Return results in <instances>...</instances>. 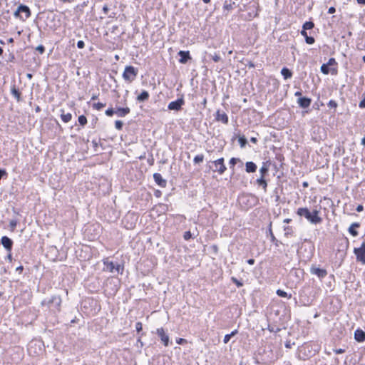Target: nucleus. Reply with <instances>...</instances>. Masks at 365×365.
<instances>
[{
  "mask_svg": "<svg viewBox=\"0 0 365 365\" xmlns=\"http://www.w3.org/2000/svg\"><path fill=\"white\" fill-rule=\"evenodd\" d=\"M319 211L314 210L312 212L307 207H299L297 214L299 216L304 217L312 224H319L322 222V217L319 216Z\"/></svg>",
  "mask_w": 365,
  "mask_h": 365,
  "instance_id": "obj_1",
  "label": "nucleus"
},
{
  "mask_svg": "<svg viewBox=\"0 0 365 365\" xmlns=\"http://www.w3.org/2000/svg\"><path fill=\"white\" fill-rule=\"evenodd\" d=\"M62 303V299L60 295H53L49 299H44L41 302L42 306H47L54 312H59L61 311V307Z\"/></svg>",
  "mask_w": 365,
  "mask_h": 365,
  "instance_id": "obj_2",
  "label": "nucleus"
},
{
  "mask_svg": "<svg viewBox=\"0 0 365 365\" xmlns=\"http://www.w3.org/2000/svg\"><path fill=\"white\" fill-rule=\"evenodd\" d=\"M321 71L324 74L331 73L336 75L338 72V63L334 58H330L327 63H324L321 66Z\"/></svg>",
  "mask_w": 365,
  "mask_h": 365,
  "instance_id": "obj_3",
  "label": "nucleus"
},
{
  "mask_svg": "<svg viewBox=\"0 0 365 365\" xmlns=\"http://www.w3.org/2000/svg\"><path fill=\"white\" fill-rule=\"evenodd\" d=\"M208 163H212L214 166L213 168L211 165H208L209 169L212 170L213 172L218 173L220 175H222L227 170L224 158H220L215 160H210Z\"/></svg>",
  "mask_w": 365,
  "mask_h": 365,
  "instance_id": "obj_4",
  "label": "nucleus"
},
{
  "mask_svg": "<svg viewBox=\"0 0 365 365\" xmlns=\"http://www.w3.org/2000/svg\"><path fill=\"white\" fill-rule=\"evenodd\" d=\"M31 12L29 6L21 4L14 15L16 18H19L20 20L24 21L31 16Z\"/></svg>",
  "mask_w": 365,
  "mask_h": 365,
  "instance_id": "obj_5",
  "label": "nucleus"
},
{
  "mask_svg": "<svg viewBox=\"0 0 365 365\" xmlns=\"http://www.w3.org/2000/svg\"><path fill=\"white\" fill-rule=\"evenodd\" d=\"M138 75V69L132 66H128L125 68L123 73V78L125 81L131 82L135 79Z\"/></svg>",
  "mask_w": 365,
  "mask_h": 365,
  "instance_id": "obj_6",
  "label": "nucleus"
},
{
  "mask_svg": "<svg viewBox=\"0 0 365 365\" xmlns=\"http://www.w3.org/2000/svg\"><path fill=\"white\" fill-rule=\"evenodd\" d=\"M104 265L106 266V270L109 271L110 272H114L116 271L118 273H120V274H123L124 267L123 265L120 264H115L113 262H109L108 260L103 262Z\"/></svg>",
  "mask_w": 365,
  "mask_h": 365,
  "instance_id": "obj_7",
  "label": "nucleus"
},
{
  "mask_svg": "<svg viewBox=\"0 0 365 365\" xmlns=\"http://www.w3.org/2000/svg\"><path fill=\"white\" fill-rule=\"evenodd\" d=\"M184 104H185V101L183 98V96H181L177 100L170 102L168 104V108L169 110H171L179 111L180 110H181L182 106Z\"/></svg>",
  "mask_w": 365,
  "mask_h": 365,
  "instance_id": "obj_8",
  "label": "nucleus"
},
{
  "mask_svg": "<svg viewBox=\"0 0 365 365\" xmlns=\"http://www.w3.org/2000/svg\"><path fill=\"white\" fill-rule=\"evenodd\" d=\"M310 272L312 274L317 275L320 279H324L327 275V271L325 269L317 267L314 264L311 266Z\"/></svg>",
  "mask_w": 365,
  "mask_h": 365,
  "instance_id": "obj_9",
  "label": "nucleus"
},
{
  "mask_svg": "<svg viewBox=\"0 0 365 365\" xmlns=\"http://www.w3.org/2000/svg\"><path fill=\"white\" fill-rule=\"evenodd\" d=\"M295 96H298L297 103L301 108H307L310 106L312 102L311 98L302 96V93H294Z\"/></svg>",
  "mask_w": 365,
  "mask_h": 365,
  "instance_id": "obj_10",
  "label": "nucleus"
},
{
  "mask_svg": "<svg viewBox=\"0 0 365 365\" xmlns=\"http://www.w3.org/2000/svg\"><path fill=\"white\" fill-rule=\"evenodd\" d=\"M0 244L5 248L6 251L11 252L13 247V240L7 236H3L1 238Z\"/></svg>",
  "mask_w": 365,
  "mask_h": 365,
  "instance_id": "obj_11",
  "label": "nucleus"
},
{
  "mask_svg": "<svg viewBox=\"0 0 365 365\" xmlns=\"http://www.w3.org/2000/svg\"><path fill=\"white\" fill-rule=\"evenodd\" d=\"M156 334L160 337L164 346H168L169 345V336L165 333L164 329L163 327L157 329Z\"/></svg>",
  "mask_w": 365,
  "mask_h": 365,
  "instance_id": "obj_12",
  "label": "nucleus"
},
{
  "mask_svg": "<svg viewBox=\"0 0 365 365\" xmlns=\"http://www.w3.org/2000/svg\"><path fill=\"white\" fill-rule=\"evenodd\" d=\"M215 120L219 122H222V123L227 125L229 123V118L227 115L220 110H217L215 113Z\"/></svg>",
  "mask_w": 365,
  "mask_h": 365,
  "instance_id": "obj_13",
  "label": "nucleus"
},
{
  "mask_svg": "<svg viewBox=\"0 0 365 365\" xmlns=\"http://www.w3.org/2000/svg\"><path fill=\"white\" fill-rule=\"evenodd\" d=\"M354 253L356 255V261L365 264V250L359 248H354Z\"/></svg>",
  "mask_w": 365,
  "mask_h": 365,
  "instance_id": "obj_14",
  "label": "nucleus"
},
{
  "mask_svg": "<svg viewBox=\"0 0 365 365\" xmlns=\"http://www.w3.org/2000/svg\"><path fill=\"white\" fill-rule=\"evenodd\" d=\"M130 112V109L128 107H120L117 104L115 106V114L118 117H125Z\"/></svg>",
  "mask_w": 365,
  "mask_h": 365,
  "instance_id": "obj_15",
  "label": "nucleus"
},
{
  "mask_svg": "<svg viewBox=\"0 0 365 365\" xmlns=\"http://www.w3.org/2000/svg\"><path fill=\"white\" fill-rule=\"evenodd\" d=\"M178 56H180L179 62L182 64L186 63L189 60L191 59L189 51H180L178 52Z\"/></svg>",
  "mask_w": 365,
  "mask_h": 365,
  "instance_id": "obj_16",
  "label": "nucleus"
},
{
  "mask_svg": "<svg viewBox=\"0 0 365 365\" xmlns=\"http://www.w3.org/2000/svg\"><path fill=\"white\" fill-rule=\"evenodd\" d=\"M153 179L157 185H158L161 187H165L167 185V181L164 178H163L162 175L160 173H154Z\"/></svg>",
  "mask_w": 365,
  "mask_h": 365,
  "instance_id": "obj_17",
  "label": "nucleus"
},
{
  "mask_svg": "<svg viewBox=\"0 0 365 365\" xmlns=\"http://www.w3.org/2000/svg\"><path fill=\"white\" fill-rule=\"evenodd\" d=\"M354 339L358 342H364L365 341V331L361 329H357L354 331Z\"/></svg>",
  "mask_w": 365,
  "mask_h": 365,
  "instance_id": "obj_18",
  "label": "nucleus"
},
{
  "mask_svg": "<svg viewBox=\"0 0 365 365\" xmlns=\"http://www.w3.org/2000/svg\"><path fill=\"white\" fill-rule=\"evenodd\" d=\"M361 225L359 222H354L352 223L348 231L351 235L353 237H356L359 235L358 231L356 230L357 228L360 227Z\"/></svg>",
  "mask_w": 365,
  "mask_h": 365,
  "instance_id": "obj_19",
  "label": "nucleus"
},
{
  "mask_svg": "<svg viewBox=\"0 0 365 365\" xmlns=\"http://www.w3.org/2000/svg\"><path fill=\"white\" fill-rule=\"evenodd\" d=\"M268 234L270 236V240L271 242L275 245V247H279V245L280 244H282V242L278 240L274 235L273 234V232H272V222L269 223V228H268Z\"/></svg>",
  "mask_w": 365,
  "mask_h": 365,
  "instance_id": "obj_20",
  "label": "nucleus"
},
{
  "mask_svg": "<svg viewBox=\"0 0 365 365\" xmlns=\"http://www.w3.org/2000/svg\"><path fill=\"white\" fill-rule=\"evenodd\" d=\"M257 168V165L252 161H249L245 163V170L248 173H255Z\"/></svg>",
  "mask_w": 365,
  "mask_h": 365,
  "instance_id": "obj_21",
  "label": "nucleus"
},
{
  "mask_svg": "<svg viewBox=\"0 0 365 365\" xmlns=\"http://www.w3.org/2000/svg\"><path fill=\"white\" fill-rule=\"evenodd\" d=\"M61 118L62 121L64 123H68L72 118L71 113H65L64 110H63V109L61 110Z\"/></svg>",
  "mask_w": 365,
  "mask_h": 365,
  "instance_id": "obj_22",
  "label": "nucleus"
},
{
  "mask_svg": "<svg viewBox=\"0 0 365 365\" xmlns=\"http://www.w3.org/2000/svg\"><path fill=\"white\" fill-rule=\"evenodd\" d=\"M281 74L283 76L284 79L290 78L292 76V72L286 67H284L281 70Z\"/></svg>",
  "mask_w": 365,
  "mask_h": 365,
  "instance_id": "obj_23",
  "label": "nucleus"
},
{
  "mask_svg": "<svg viewBox=\"0 0 365 365\" xmlns=\"http://www.w3.org/2000/svg\"><path fill=\"white\" fill-rule=\"evenodd\" d=\"M37 344V341H31L29 344V346H28V351H29V353L30 355H33V354H38L39 353L38 351H36V350H34L33 351V349L34 348V346H36Z\"/></svg>",
  "mask_w": 365,
  "mask_h": 365,
  "instance_id": "obj_24",
  "label": "nucleus"
},
{
  "mask_svg": "<svg viewBox=\"0 0 365 365\" xmlns=\"http://www.w3.org/2000/svg\"><path fill=\"white\" fill-rule=\"evenodd\" d=\"M257 183L259 186L262 187L264 191L267 190V182L264 178L260 177L259 178L257 179Z\"/></svg>",
  "mask_w": 365,
  "mask_h": 365,
  "instance_id": "obj_25",
  "label": "nucleus"
},
{
  "mask_svg": "<svg viewBox=\"0 0 365 365\" xmlns=\"http://www.w3.org/2000/svg\"><path fill=\"white\" fill-rule=\"evenodd\" d=\"M238 143L242 148H245L247 144V140L245 135H239Z\"/></svg>",
  "mask_w": 365,
  "mask_h": 365,
  "instance_id": "obj_26",
  "label": "nucleus"
},
{
  "mask_svg": "<svg viewBox=\"0 0 365 365\" xmlns=\"http://www.w3.org/2000/svg\"><path fill=\"white\" fill-rule=\"evenodd\" d=\"M277 294L280 297L290 299L292 297L291 294H287L285 291L282 289H277L276 292Z\"/></svg>",
  "mask_w": 365,
  "mask_h": 365,
  "instance_id": "obj_27",
  "label": "nucleus"
},
{
  "mask_svg": "<svg viewBox=\"0 0 365 365\" xmlns=\"http://www.w3.org/2000/svg\"><path fill=\"white\" fill-rule=\"evenodd\" d=\"M149 98V93H140L138 97H137V100L138 101H140V102H143V101H145L148 99Z\"/></svg>",
  "mask_w": 365,
  "mask_h": 365,
  "instance_id": "obj_28",
  "label": "nucleus"
},
{
  "mask_svg": "<svg viewBox=\"0 0 365 365\" xmlns=\"http://www.w3.org/2000/svg\"><path fill=\"white\" fill-rule=\"evenodd\" d=\"M303 270L299 269H293L290 272V274H294L298 278L299 281L301 279L299 274L303 275Z\"/></svg>",
  "mask_w": 365,
  "mask_h": 365,
  "instance_id": "obj_29",
  "label": "nucleus"
},
{
  "mask_svg": "<svg viewBox=\"0 0 365 365\" xmlns=\"http://www.w3.org/2000/svg\"><path fill=\"white\" fill-rule=\"evenodd\" d=\"M268 172H269V168L265 165V163H264V165L259 169V173H260V175H261L260 177L264 178L265 175L268 174Z\"/></svg>",
  "mask_w": 365,
  "mask_h": 365,
  "instance_id": "obj_30",
  "label": "nucleus"
},
{
  "mask_svg": "<svg viewBox=\"0 0 365 365\" xmlns=\"http://www.w3.org/2000/svg\"><path fill=\"white\" fill-rule=\"evenodd\" d=\"M235 4V2L227 3V1H225L224 5H223V10L224 11H231V10L233 9Z\"/></svg>",
  "mask_w": 365,
  "mask_h": 365,
  "instance_id": "obj_31",
  "label": "nucleus"
},
{
  "mask_svg": "<svg viewBox=\"0 0 365 365\" xmlns=\"http://www.w3.org/2000/svg\"><path fill=\"white\" fill-rule=\"evenodd\" d=\"M158 210L160 212L165 213L168 211L169 207L166 204L160 203L158 205Z\"/></svg>",
  "mask_w": 365,
  "mask_h": 365,
  "instance_id": "obj_32",
  "label": "nucleus"
},
{
  "mask_svg": "<svg viewBox=\"0 0 365 365\" xmlns=\"http://www.w3.org/2000/svg\"><path fill=\"white\" fill-rule=\"evenodd\" d=\"M284 236L288 237L293 234V229L291 226H285L284 227Z\"/></svg>",
  "mask_w": 365,
  "mask_h": 365,
  "instance_id": "obj_33",
  "label": "nucleus"
},
{
  "mask_svg": "<svg viewBox=\"0 0 365 365\" xmlns=\"http://www.w3.org/2000/svg\"><path fill=\"white\" fill-rule=\"evenodd\" d=\"M314 26V24L312 21H306L303 26H302V29H304V30H310V29H312Z\"/></svg>",
  "mask_w": 365,
  "mask_h": 365,
  "instance_id": "obj_34",
  "label": "nucleus"
},
{
  "mask_svg": "<svg viewBox=\"0 0 365 365\" xmlns=\"http://www.w3.org/2000/svg\"><path fill=\"white\" fill-rule=\"evenodd\" d=\"M78 121L81 126H85L87 124V118L84 115L78 116Z\"/></svg>",
  "mask_w": 365,
  "mask_h": 365,
  "instance_id": "obj_35",
  "label": "nucleus"
},
{
  "mask_svg": "<svg viewBox=\"0 0 365 365\" xmlns=\"http://www.w3.org/2000/svg\"><path fill=\"white\" fill-rule=\"evenodd\" d=\"M204 160V155L202 154L201 155H197L194 159H193V162L195 164H199L200 163H202Z\"/></svg>",
  "mask_w": 365,
  "mask_h": 365,
  "instance_id": "obj_36",
  "label": "nucleus"
},
{
  "mask_svg": "<svg viewBox=\"0 0 365 365\" xmlns=\"http://www.w3.org/2000/svg\"><path fill=\"white\" fill-rule=\"evenodd\" d=\"M240 158H232L230 160V168L232 169H234V166L238 163V162H240Z\"/></svg>",
  "mask_w": 365,
  "mask_h": 365,
  "instance_id": "obj_37",
  "label": "nucleus"
},
{
  "mask_svg": "<svg viewBox=\"0 0 365 365\" xmlns=\"http://www.w3.org/2000/svg\"><path fill=\"white\" fill-rule=\"evenodd\" d=\"M46 98H47V97H46V93H42L41 97L38 96V98H37L38 104L41 106L42 104V102L46 103Z\"/></svg>",
  "mask_w": 365,
  "mask_h": 365,
  "instance_id": "obj_38",
  "label": "nucleus"
},
{
  "mask_svg": "<svg viewBox=\"0 0 365 365\" xmlns=\"http://www.w3.org/2000/svg\"><path fill=\"white\" fill-rule=\"evenodd\" d=\"M232 282L237 287H241L243 286V282L240 280H238L236 277H231Z\"/></svg>",
  "mask_w": 365,
  "mask_h": 365,
  "instance_id": "obj_39",
  "label": "nucleus"
},
{
  "mask_svg": "<svg viewBox=\"0 0 365 365\" xmlns=\"http://www.w3.org/2000/svg\"><path fill=\"white\" fill-rule=\"evenodd\" d=\"M106 115L108 116H113L114 114H115V108H108L106 112Z\"/></svg>",
  "mask_w": 365,
  "mask_h": 365,
  "instance_id": "obj_40",
  "label": "nucleus"
},
{
  "mask_svg": "<svg viewBox=\"0 0 365 365\" xmlns=\"http://www.w3.org/2000/svg\"><path fill=\"white\" fill-rule=\"evenodd\" d=\"M123 126V121L119 120H115V128L117 130H122Z\"/></svg>",
  "mask_w": 365,
  "mask_h": 365,
  "instance_id": "obj_41",
  "label": "nucleus"
},
{
  "mask_svg": "<svg viewBox=\"0 0 365 365\" xmlns=\"http://www.w3.org/2000/svg\"><path fill=\"white\" fill-rule=\"evenodd\" d=\"M183 238L185 240H189L191 238H193V237L190 231H186L184 232Z\"/></svg>",
  "mask_w": 365,
  "mask_h": 365,
  "instance_id": "obj_42",
  "label": "nucleus"
},
{
  "mask_svg": "<svg viewBox=\"0 0 365 365\" xmlns=\"http://www.w3.org/2000/svg\"><path fill=\"white\" fill-rule=\"evenodd\" d=\"M135 329L137 332L139 334L143 330V324L140 322H138L135 324Z\"/></svg>",
  "mask_w": 365,
  "mask_h": 365,
  "instance_id": "obj_43",
  "label": "nucleus"
},
{
  "mask_svg": "<svg viewBox=\"0 0 365 365\" xmlns=\"http://www.w3.org/2000/svg\"><path fill=\"white\" fill-rule=\"evenodd\" d=\"M305 41L307 44H309V45H312L313 44L314 42H315V39L314 37L312 36H307L306 38H305Z\"/></svg>",
  "mask_w": 365,
  "mask_h": 365,
  "instance_id": "obj_44",
  "label": "nucleus"
},
{
  "mask_svg": "<svg viewBox=\"0 0 365 365\" xmlns=\"http://www.w3.org/2000/svg\"><path fill=\"white\" fill-rule=\"evenodd\" d=\"M16 225H17V221L16 220H12L10 221L9 227H10L11 231L14 230V229L16 227Z\"/></svg>",
  "mask_w": 365,
  "mask_h": 365,
  "instance_id": "obj_45",
  "label": "nucleus"
},
{
  "mask_svg": "<svg viewBox=\"0 0 365 365\" xmlns=\"http://www.w3.org/2000/svg\"><path fill=\"white\" fill-rule=\"evenodd\" d=\"M104 106H106V103H100V102L93 104V108L97 110H101Z\"/></svg>",
  "mask_w": 365,
  "mask_h": 365,
  "instance_id": "obj_46",
  "label": "nucleus"
},
{
  "mask_svg": "<svg viewBox=\"0 0 365 365\" xmlns=\"http://www.w3.org/2000/svg\"><path fill=\"white\" fill-rule=\"evenodd\" d=\"M21 93H11L13 97L16 99L18 102L21 101Z\"/></svg>",
  "mask_w": 365,
  "mask_h": 365,
  "instance_id": "obj_47",
  "label": "nucleus"
},
{
  "mask_svg": "<svg viewBox=\"0 0 365 365\" xmlns=\"http://www.w3.org/2000/svg\"><path fill=\"white\" fill-rule=\"evenodd\" d=\"M328 106L331 108H336L337 107V103L334 100H330L328 103Z\"/></svg>",
  "mask_w": 365,
  "mask_h": 365,
  "instance_id": "obj_48",
  "label": "nucleus"
},
{
  "mask_svg": "<svg viewBox=\"0 0 365 365\" xmlns=\"http://www.w3.org/2000/svg\"><path fill=\"white\" fill-rule=\"evenodd\" d=\"M212 59L215 62H219L221 60V57L220 54L215 53L214 55L212 56Z\"/></svg>",
  "mask_w": 365,
  "mask_h": 365,
  "instance_id": "obj_49",
  "label": "nucleus"
},
{
  "mask_svg": "<svg viewBox=\"0 0 365 365\" xmlns=\"http://www.w3.org/2000/svg\"><path fill=\"white\" fill-rule=\"evenodd\" d=\"M77 46L78 48H83L85 47V43L83 41H78L77 42Z\"/></svg>",
  "mask_w": 365,
  "mask_h": 365,
  "instance_id": "obj_50",
  "label": "nucleus"
},
{
  "mask_svg": "<svg viewBox=\"0 0 365 365\" xmlns=\"http://www.w3.org/2000/svg\"><path fill=\"white\" fill-rule=\"evenodd\" d=\"M232 337L229 334H226L224 337L223 342L227 344Z\"/></svg>",
  "mask_w": 365,
  "mask_h": 365,
  "instance_id": "obj_51",
  "label": "nucleus"
},
{
  "mask_svg": "<svg viewBox=\"0 0 365 365\" xmlns=\"http://www.w3.org/2000/svg\"><path fill=\"white\" fill-rule=\"evenodd\" d=\"M176 342L178 344H185L187 342V341L185 339L179 338L177 339Z\"/></svg>",
  "mask_w": 365,
  "mask_h": 365,
  "instance_id": "obj_52",
  "label": "nucleus"
},
{
  "mask_svg": "<svg viewBox=\"0 0 365 365\" xmlns=\"http://www.w3.org/2000/svg\"><path fill=\"white\" fill-rule=\"evenodd\" d=\"M334 352L336 354H343L345 352V350L344 349H334Z\"/></svg>",
  "mask_w": 365,
  "mask_h": 365,
  "instance_id": "obj_53",
  "label": "nucleus"
},
{
  "mask_svg": "<svg viewBox=\"0 0 365 365\" xmlns=\"http://www.w3.org/2000/svg\"><path fill=\"white\" fill-rule=\"evenodd\" d=\"M154 195L156 197H160L162 195V192L160 190H155V192H154Z\"/></svg>",
  "mask_w": 365,
  "mask_h": 365,
  "instance_id": "obj_54",
  "label": "nucleus"
},
{
  "mask_svg": "<svg viewBox=\"0 0 365 365\" xmlns=\"http://www.w3.org/2000/svg\"><path fill=\"white\" fill-rule=\"evenodd\" d=\"M36 50L38 51L41 53H43L45 51V48L43 46L41 45L36 48Z\"/></svg>",
  "mask_w": 365,
  "mask_h": 365,
  "instance_id": "obj_55",
  "label": "nucleus"
},
{
  "mask_svg": "<svg viewBox=\"0 0 365 365\" xmlns=\"http://www.w3.org/2000/svg\"><path fill=\"white\" fill-rule=\"evenodd\" d=\"M363 210H364V206L362 205H359L356 208V211L358 212H362Z\"/></svg>",
  "mask_w": 365,
  "mask_h": 365,
  "instance_id": "obj_56",
  "label": "nucleus"
},
{
  "mask_svg": "<svg viewBox=\"0 0 365 365\" xmlns=\"http://www.w3.org/2000/svg\"><path fill=\"white\" fill-rule=\"evenodd\" d=\"M6 175V172L5 170L0 168V180L3 178L4 175Z\"/></svg>",
  "mask_w": 365,
  "mask_h": 365,
  "instance_id": "obj_57",
  "label": "nucleus"
},
{
  "mask_svg": "<svg viewBox=\"0 0 365 365\" xmlns=\"http://www.w3.org/2000/svg\"><path fill=\"white\" fill-rule=\"evenodd\" d=\"M109 8L107 5H104L103 7V11L104 14H107L108 13Z\"/></svg>",
  "mask_w": 365,
  "mask_h": 365,
  "instance_id": "obj_58",
  "label": "nucleus"
},
{
  "mask_svg": "<svg viewBox=\"0 0 365 365\" xmlns=\"http://www.w3.org/2000/svg\"><path fill=\"white\" fill-rule=\"evenodd\" d=\"M335 11L336 9L334 6H331L328 10V13L330 14L335 13Z\"/></svg>",
  "mask_w": 365,
  "mask_h": 365,
  "instance_id": "obj_59",
  "label": "nucleus"
},
{
  "mask_svg": "<svg viewBox=\"0 0 365 365\" xmlns=\"http://www.w3.org/2000/svg\"><path fill=\"white\" fill-rule=\"evenodd\" d=\"M301 34L306 38L308 36L307 32L306 30L303 29L301 31Z\"/></svg>",
  "mask_w": 365,
  "mask_h": 365,
  "instance_id": "obj_60",
  "label": "nucleus"
},
{
  "mask_svg": "<svg viewBox=\"0 0 365 365\" xmlns=\"http://www.w3.org/2000/svg\"><path fill=\"white\" fill-rule=\"evenodd\" d=\"M24 270V267L22 265H20L16 268V271L19 272V273H21Z\"/></svg>",
  "mask_w": 365,
  "mask_h": 365,
  "instance_id": "obj_61",
  "label": "nucleus"
},
{
  "mask_svg": "<svg viewBox=\"0 0 365 365\" xmlns=\"http://www.w3.org/2000/svg\"><path fill=\"white\" fill-rule=\"evenodd\" d=\"M40 106H40V105H38V104L35 105V111H36V113H39V112L41 110V107H40Z\"/></svg>",
  "mask_w": 365,
  "mask_h": 365,
  "instance_id": "obj_62",
  "label": "nucleus"
},
{
  "mask_svg": "<svg viewBox=\"0 0 365 365\" xmlns=\"http://www.w3.org/2000/svg\"><path fill=\"white\" fill-rule=\"evenodd\" d=\"M247 262L250 264V265H252L255 264V260L254 259H249Z\"/></svg>",
  "mask_w": 365,
  "mask_h": 365,
  "instance_id": "obj_63",
  "label": "nucleus"
},
{
  "mask_svg": "<svg viewBox=\"0 0 365 365\" xmlns=\"http://www.w3.org/2000/svg\"><path fill=\"white\" fill-rule=\"evenodd\" d=\"M359 249H361V250H365V241H364V242L361 243V245L360 247H359Z\"/></svg>",
  "mask_w": 365,
  "mask_h": 365,
  "instance_id": "obj_64",
  "label": "nucleus"
}]
</instances>
